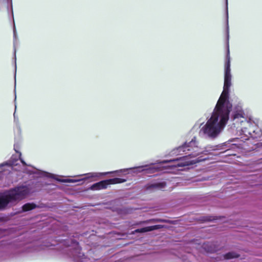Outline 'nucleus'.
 Masks as SVG:
<instances>
[{"mask_svg": "<svg viewBox=\"0 0 262 262\" xmlns=\"http://www.w3.org/2000/svg\"><path fill=\"white\" fill-rule=\"evenodd\" d=\"M231 85V74L229 49L225 63L224 83L223 91L217 101L216 105L207 119L206 124L199 131V135L205 138L214 140L224 130L229 119L232 105L229 101V94Z\"/></svg>", "mask_w": 262, "mask_h": 262, "instance_id": "nucleus-1", "label": "nucleus"}, {"mask_svg": "<svg viewBox=\"0 0 262 262\" xmlns=\"http://www.w3.org/2000/svg\"><path fill=\"white\" fill-rule=\"evenodd\" d=\"M215 149L214 146L209 145L204 149L201 148L199 146V142L196 140V138L193 137L190 141L185 142L183 145L173 149L170 152L171 155H182V157L169 160H163L159 163H176L170 165L172 167L191 165L203 161L200 157L195 158L200 154L207 155Z\"/></svg>", "mask_w": 262, "mask_h": 262, "instance_id": "nucleus-2", "label": "nucleus"}, {"mask_svg": "<svg viewBox=\"0 0 262 262\" xmlns=\"http://www.w3.org/2000/svg\"><path fill=\"white\" fill-rule=\"evenodd\" d=\"M31 191L29 186L20 185L1 193L0 210L5 209L9 205H15L26 198Z\"/></svg>", "mask_w": 262, "mask_h": 262, "instance_id": "nucleus-3", "label": "nucleus"}, {"mask_svg": "<svg viewBox=\"0 0 262 262\" xmlns=\"http://www.w3.org/2000/svg\"><path fill=\"white\" fill-rule=\"evenodd\" d=\"M231 119L234 126L239 127V125H244L246 126H250V122L247 120L246 115L244 112L241 104H238L235 105L232 113Z\"/></svg>", "mask_w": 262, "mask_h": 262, "instance_id": "nucleus-4", "label": "nucleus"}, {"mask_svg": "<svg viewBox=\"0 0 262 262\" xmlns=\"http://www.w3.org/2000/svg\"><path fill=\"white\" fill-rule=\"evenodd\" d=\"M129 170H132V172L134 173H138L144 171H148L149 172H154L157 171V168H156L154 166H150V165H144L129 168L122 169L119 170L114 171L113 172L114 173L118 172H123Z\"/></svg>", "mask_w": 262, "mask_h": 262, "instance_id": "nucleus-5", "label": "nucleus"}, {"mask_svg": "<svg viewBox=\"0 0 262 262\" xmlns=\"http://www.w3.org/2000/svg\"><path fill=\"white\" fill-rule=\"evenodd\" d=\"M36 170L37 171H38V173L40 175V177L52 178L53 179L57 180V181H58L59 182H61L76 183V182L81 181V179H57L55 178V176L52 173H49V172H47L46 171H40V170Z\"/></svg>", "mask_w": 262, "mask_h": 262, "instance_id": "nucleus-6", "label": "nucleus"}, {"mask_svg": "<svg viewBox=\"0 0 262 262\" xmlns=\"http://www.w3.org/2000/svg\"><path fill=\"white\" fill-rule=\"evenodd\" d=\"M113 171L106 172H90L85 173L79 176H84V177L81 179V181H85L89 179L98 177L102 175H106L109 173H113Z\"/></svg>", "mask_w": 262, "mask_h": 262, "instance_id": "nucleus-7", "label": "nucleus"}, {"mask_svg": "<svg viewBox=\"0 0 262 262\" xmlns=\"http://www.w3.org/2000/svg\"><path fill=\"white\" fill-rule=\"evenodd\" d=\"M166 184L165 181H159L153 183L148 185L147 189L151 190H163L166 187Z\"/></svg>", "mask_w": 262, "mask_h": 262, "instance_id": "nucleus-8", "label": "nucleus"}, {"mask_svg": "<svg viewBox=\"0 0 262 262\" xmlns=\"http://www.w3.org/2000/svg\"><path fill=\"white\" fill-rule=\"evenodd\" d=\"M107 183L106 180L100 181L99 182L93 184L91 187L90 189L92 190H99L101 189H106L107 187Z\"/></svg>", "mask_w": 262, "mask_h": 262, "instance_id": "nucleus-9", "label": "nucleus"}, {"mask_svg": "<svg viewBox=\"0 0 262 262\" xmlns=\"http://www.w3.org/2000/svg\"><path fill=\"white\" fill-rule=\"evenodd\" d=\"M160 228H161V226L159 225L145 227L142 228L140 229H136L135 230L133 231V234H135L136 233H143V232L151 231L153 230L159 229Z\"/></svg>", "mask_w": 262, "mask_h": 262, "instance_id": "nucleus-10", "label": "nucleus"}, {"mask_svg": "<svg viewBox=\"0 0 262 262\" xmlns=\"http://www.w3.org/2000/svg\"><path fill=\"white\" fill-rule=\"evenodd\" d=\"M255 133V130H254L252 127H250L249 129L247 128V127H242L241 128V134L245 135L247 137L249 138L250 137L252 138H256V137L252 133Z\"/></svg>", "mask_w": 262, "mask_h": 262, "instance_id": "nucleus-11", "label": "nucleus"}, {"mask_svg": "<svg viewBox=\"0 0 262 262\" xmlns=\"http://www.w3.org/2000/svg\"><path fill=\"white\" fill-rule=\"evenodd\" d=\"M17 161L18 160L14 161V159L12 157L11 160L9 161V162H6L0 164V168H2L4 166H7L10 169H12L13 168L14 166H16L18 164Z\"/></svg>", "mask_w": 262, "mask_h": 262, "instance_id": "nucleus-12", "label": "nucleus"}, {"mask_svg": "<svg viewBox=\"0 0 262 262\" xmlns=\"http://www.w3.org/2000/svg\"><path fill=\"white\" fill-rule=\"evenodd\" d=\"M75 260L76 262H89L90 260L83 254V253L78 251L77 254L75 257Z\"/></svg>", "mask_w": 262, "mask_h": 262, "instance_id": "nucleus-13", "label": "nucleus"}, {"mask_svg": "<svg viewBox=\"0 0 262 262\" xmlns=\"http://www.w3.org/2000/svg\"><path fill=\"white\" fill-rule=\"evenodd\" d=\"M107 185L120 184L125 182L126 180L125 179H121L118 178H115L113 179H110L106 180Z\"/></svg>", "mask_w": 262, "mask_h": 262, "instance_id": "nucleus-14", "label": "nucleus"}, {"mask_svg": "<svg viewBox=\"0 0 262 262\" xmlns=\"http://www.w3.org/2000/svg\"><path fill=\"white\" fill-rule=\"evenodd\" d=\"M37 205L33 203H28L22 206V209L24 212L28 211L35 209Z\"/></svg>", "mask_w": 262, "mask_h": 262, "instance_id": "nucleus-15", "label": "nucleus"}, {"mask_svg": "<svg viewBox=\"0 0 262 262\" xmlns=\"http://www.w3.org/2000/svg\"><path fill=\"white\" fill-rule=\"evenodd\" d=\"M224 257L225 259H229L238 257V255L235 252H228V253L225 254L224 255Z\"/></svg>", "mask_w": 262, "mask_h": 262, "instance_id": "nucleus-16", "label": "nucleus"}, {"mask_svg": "<svg viewBox=\"0 0 262 262\" xmlns=\"http://www.w3.org/2000/svg\"><path fill=\"white\" fill-rule=\"evenodd\" d=\"M14 149L15 151L18 154V158H19V159L20 160V162L23 163V164L24 165H26V163H25V162L20 158L21 154L18 150H19L18 145L16 144H15L14 145Z\"/></svg>", "mask_w": 262, "mask_h": 262, "instance_id": "nucleus-17", "label": "nucleus"}, {"mask_svg": "<svg viewBox=\"0 0 262 262\" xmlns=\"http://www.w3.org/2000/svg\"><path fill=\"white\" fill-rule=\"evenodd\" d=\"M226 16H227V38H229V26H228V12L227 7V0H226Z\"/></svg>", "mask_w": 262, "mask_h": 262, "instance_id": "nucleus-18", "label": "nucleus"}, {"mask_svg": "<svg viewBox=\"0 0 262 262\" xmlns=\"http://www.w3.org/2000/svg\"><path fill=\"white\" fill-rule=\"evenodd\" d=\"M14 122H15V123L16 124L17 130L20 133V130H21L20 126V125H19V122H18V119H16V118H15V113H14Z\"/></svg>", "mask_w": 262, "mask_h": 262, "instance_id": "nucleus-19", "label": "nucleus"}, {"mask_svg": "<svg viewBox=\"0 0 262 262\" xmlns=\"http://www.w3.org/2000/svg\"><path fill=\"white\" fill-rule=\"evenodd\" d=\"M13 35H14V38L15 39H16V29L15 28V27H14V29H13Z\"/></svg>", "mask_w": 262, "mask_h": 262, "instance_id": "nucleus-20", "label": "nucleus"}, {"mask_svg": "<svg viewBox=\"0 0 262 262\" xmlns=\"http://www.w3.org/2000/svg\"><path fill=\"white\" fill-rule=\"evenodd\" d=\"M32 173H36V172H35L34 171H32Z\"/></svg>", "mask_w": 262, "mask_h": 262, "instance_id": "nucleus-21", "label": "nucleus"}]
</instances>
